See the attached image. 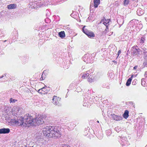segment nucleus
I'll use <instances>...</instances> for the list:
<instances>
[{
  "mask_svg": "<svg viewBox=\"0 0 147 147\" xmlns=\"http://www.w3.org/2000/svg\"><path fill=\"white\" fill-rule=\"evenodd\" d=\"M60 128L55 127L53 128L51 126H46L43 129V133L46 136L54 138L60 137L61 134L59 130Z\"/></svg>",
  "mask_w": 147,
  "mask_h": 147,
  "instance_id": "nucleus-1",
  "label": "nucleus"
},
{
  "mask_svg": "<svg viewBox=\"0 0 147 147\" xmlns=\"http://www.w3.org/2000/svg\"><path fill=\"white\" fill-rule=\"evenodd\" d=\"M25 126H29L31 125H34V119H33L32 116L29 114H26L24 116Z\"/></svg>",
  "mask_w": 147,
  "mask_h": 147,
  "instance_id": "nucleus-2",
  "label": "nucleus"
},
{
  "mask_svg": "<svg viewBox=\"0 0 147 147\" xmlns=\"http://www.w3.org/2000/svg\"><path fill=\"white\" fill-rule=\"evenodd\" d=\"M38 117H37L34 119V126L42 124L44 123V119L46 117L45 115H40Z\"/></svg>",
  "mask_w": 147,
  "mask_h": 147,
  "instance_id": "nucleus-3",
  "label": "nucleus"
},
{
  "mask_svg": "<svg viewBox=\"0 0 147 147\" xmlns=\"http://www.w3.org/2000/svg\"><path fill=\"white\" fill-rule=\"evenodd\" d=\"M20 108L18 107H13L12 109L11 113L12 115L13 116H16L17 117V115L20 114Z\"/></svg>",
  "mask_w": 147,
  "mask_h": 147,
  "instance_id": "nucleus-4",
  "label": "nucleus"
},
{
  "mask_svg": "<svg viewBox=\"0 0 147 147\" xmlns=\"http://www.w3.org/2000/svg\"><path fill=\"white\" fill-rule=\"evenodd\" d=\"M24 117H18L17 119H16V125L21 126L23 125L24 126Z\"/></svg>",
  "mask_w": 147,
  "mask_h": 147,
  "instance_id": "nucleus-5",
  "label": "nucleus"
},
{
  "mask_svg": "<svg viewBox=\"0 0 147 147\" xmlns=\"http://www.w3.org/2000/svg\"><path fill=\"white\" fill-rule=\"evenodd\" d=\"M140 50L138 47H133L132 48L131 53L134 56L140 53Z\"/></svg>",
  "mask_w": 147,
  "mask_h": 147,
  "instance_id": "nucleus-6",
  "label": "nucleus"
},
{
  "mask_svg": "<svg viewBox=\"0 0 147 147\" xmlns=\"http://www.w3.org/2000/svg\"><path fill=\"white\" fill-rule=\"evenodd\" d=\"M85 27L84 26L82 28L83 32L85 33L89 38H91L94 36V33L92 32L85 31L84 29V28Z\"/></svg>",
  "mask_w": 147,
  "mask_h": 147,
  "instance_id": "nucleus-7",
  "label": "nucleus"
},
{
  "mask_svg": "<svg viewBox=\"0 0 147 147\" xmlns=\"http://www.w3.org/2000/svg\"><path fill=\"white\" fill-rule=\"evenodd\" d=\"M10 131L9 128H3L0 129V134H8L9 132Z\"/></svg>",
  "mask_w": 147,
  "mask_h": 147,
  "instance_id": "nucleus-8",
  "label": "nucleus"
},
{
  "mask_svg": "<svg viewBox=\"0 0 147 147\" xmlns=\"http://www.w3.org/2000/svg\"><path fill=\"white\" fill-rule=\"evenodd\" d=\"M112 118L116 121H119L121 120L122 119V117L121 116H117L114 114H112L111 115Z\"/></svg>",
  "mask_w": 147,
  "mask_h": 147,
  "instance_id": "nucleus-9",
  "label": "nucleus"
},
{
  "mask_svg": "<svg viewBox=\"0 0 147 147\" xmlns=\"http://www.w3.org/2000/svg\"><path fill=\"white\" fill-rule=\"evenodd\" d=\"M7 121L9 123H10V124L12 125H16V118H10V117L8 119Z\"/></svg>",
  "mask_w": 147,
  "mask_h": 147,
  "instance_id": "nucleus-10",
  "label": "nucleus"
},
{
  "mask_svg": "<svg viewBox=\"0 0 147 147\" xmlns=\"http://www.w3.org/2000/svg\"><path fill=\"white\" fill-rule=\"evenodd\" d=\"M16 7V5L15 4H12L7 6V8L9 9H15Z\"/></svg>",
  "mask_w": 147,
  "mask_h": 147,
  "instance_id": "nucleus-11",
  "label": "nucleus"
},
{
  "mask_svg": "<svg viewBox=\"0 0 147 147\" xmlns=\"http://www.w3.org/2000/svg\"><path fill=\"white\" fill-rule=\"evenodd\" d=\"M94 6L95 8H97L100 3V0H94Z\"/></svg>",
  "mask_w": 147,
  "mask_h": 147,
  "instance_id": "nucleus-12",
  "label": "nucleus"
},
{
  "mask_svg": "<svg viewBox=\"0 0 147 147\" xmlns=\"http://www.w3.org/2000/svg\"><path fill=\"white\" fill-rule=\"evenodd\" d=\"M129 117V111L127 110H125L123 114V117L126 119Z\"/></svg>",
  "mask_w": 147,
  "mask_h": 147,
  "instance_id": "nucleus-13",
  "label": "nucleus"
},
{
  "mask_svg": "<svg viewBox=\"0 0 147 147\" xmlns=\"http://www.w3.org/2000/svg\"><path fill=\"white\" fill-rule=\"evenodd\" d=\"M59 36L61 38H63L65 36V34L64 31H61L59 33Z\"/></svg>",
  "mask_w": 147,
  "mask_h": 147,
  "instance_id": "nucleus-14",
  "label": "nucleus"
},
{
  "mask_svg": "<svg viewBox=\"0 0 147 147\" xmlns=\"http://www.w3.org/2000/svg\"><path fill=\"white\" fill-rule=\"evenodd\" d=\"M137 13L138 16H140L144 13V12L141 9H139L137 11Z\"/></svg>",
  "mask_w": 147,
  "mask_h": 147,
  "instance_id": "nucleus-15",
  "label": "nucleus"
},
{
  "mask_svg": "<svg viewBox=\"0 0 147 147\" xmlns=\"http://www.w3.org/2000/svg\"><path fill=\"white\" fill-rule=\"evenodd\" d=\"M61 100V98L59 97H57L56 96H54L53 97V98L52 99L53 100H55V101H60Z\"/></svg>",
  "mask_w": 147,
  "mask_h": 147,
  "instance_id": "nucleus-16",
  "label": "nucleus"
},
{
  "mask_svg": "<svg viewBox=\"0 0 147 147\" xmlns=\"http://www.w3.org/2000/svg\"><path fill=\"white\" fill-rule=\"evenodd\" d=\"M131 80L132 79L131 78H129L128 79L126 84V86H128L130 85Z\"/></svg>",
  "mask_w": 147,
  "mask_h": 147,
  "instance_id": "nucleus-17",
  "label": "nucleus"
},
{
  "mask_svg": "<svg viewBox=\"0 0 147 147\" xmlns=\"http://www.w3.org/2000/svg\"><path fill=\"white\" fill-rule=\"evenodd\" d=\"M89 75V74L88 73L86 72L83 74L82 77L83 78H86L88 77Z\"/></svg>",
  "mask_w": 147,
  "mask_h": 147,
  "instance_id": "nucleus-18",
  "label": "nucleus"
},
{
  "mask_svg": "<svg viewBox=\"0 0 147 147\" xmlns=\"http://www.w3.org/2000/svg\"><path fill=\"white\" fill-rule=\"evenodd\" d=\"M89 103L88 102H84L83 103V105L84 106L88 107L89 106H90V105L89 104Z\"/></svg>",
  "mask_w": 147,
  "mask_h": 147,
  "instance_id": "nucleus-19",
  "label": "nucleus"
},
{
  "mask_svg": "<svg viewBox=\"0 0 147 147\" xmlns=\"http://www.w3.org/2000/svg\"><path fill=\"white\" fill-rule=\"evenodd\" d=\"M109 20H109V19H108L107 20H105V21L104 22H103L104 24L106 26L107 28L108 26V25H107V24H108L109 23Z\"/></svg>",
  "mask_w": 147,
  "mask_h": 147,
  "instance_id": "nucleus-20",
  "label": "nucleus"
},
{
  "mask_svg": "<svg viewBox=\"0 0 147 147\" xmlns=\"http://www.w3.org/2000/svg\"><path fill=\"white\" fill-rule=\"evenodd\" d=\"M53 103L55 105L60 106L61 105V104L59 103V102H53Z\"/></svg>",
  "mask_w": 147,
  "mask_h": 147,
  "instance_id": "nucleus-21",
  "label": "nucleus"
},
{
  "mask_svg": "<svg viewBox=\"0 0 147 147\" xmlns=\"http://www.w3.org/2000/svg\"><path fill=\"white\" fill-rule=\"evenodd\" d=\"M45 87H44L43 88H42L41 89H40L38 91V92L40 93H42V94L43 93H42V92H40V91H44V92H45Z\"/></svg>",
  "mask_w": 147,
  "mask_h": 147,
  "instance_id": "nucleus-22",
  "label": "nucleus"
},
{
  "mask_svg": "<svg viewBox=\"0 0 147 147\" xmlns=\"http://www.w3.org/2000/svg\"><path fill=\"white\" fill-rule=\"evenodd\" d=\"M144 58L145 59H147V51H145L144 52Z\"/></svg>",
  "mask_w": 147,
  "mask_h": 147,
  "instance_id": "nucleus-23",
  "label": "nucleus"
},
{
  "mask_svg": "<svg viewBox=\"0 0 147 147\" xmlns=\"http://www.w3.org/2000/svg\"><path fill=\"white\" fill-rule=\"evenodd\" d=\"M145 38L144 37H142L140 40V42L141 43H144Z\"/></svg>",
  "mask_w": 147,
  "mask_h": 147,
  "instance_id": "nucleus-24",
  "label": "nucleus"
},
{
  "mask_svg": "<svg viewBox=\"0 0 147 147\" xmlns=\"http://www.w3.org/2000/svg\"><path fill=\"white\" fill-rule=\"evenodd\" d=\"M129 3V1L128 0H125L124 1V4L125 5H127Z\"/></svg>",
  "mask_w": 147,
  "mask_h": 147,
  "instance_id": "nucleus-25",
  "label": "nucleus"
},
{
  "mask_svg": "<svg viewBox=\"0 0 147 147\" xmlns=\"http://www.w3.org/2000/svg\"><path fill=\"white\" fill-rule=\"evenodd\" d=\"M44 71H44L42 73V77L40 78V80H44V79H45V77H43V74H44Z\"/></svg>",
  "mask_w": 147,
  "mask_h": 147,
  "instance_id": "nucleus-26",
  "label": "nucleus"
},
{
  "mask_svg": "<svg viewBox=\"0 0 147 147\" xmlns=\"http://www.w3.org/2000/svg\"><path fill=\"white\" fill-rule=\"evenodd\" d=\"M9 108L6 107H5V111H6L7 114H9V113H8L9 111H7V110H8Z\"/></svg>",
  "mask_w": 147,
  "mask_h": 147,
  "instance_id": "nucleus-27",
  "label": "nucleus"
},
{
  "mask_svg": "<svg viewBox=\"0 0 147 147\" xmlns=\"http://www.w3.org/2000/svg\"><path fill=\"white\" fill-rule=\"evenodd\" d=\"M143 63L145 66L147 65V59H145Z\"/></svg>",
  "mask_w": 147,
  "mask_h": 147,
  "instance_id": "nucleus-28",
  "label": "nucleus"
},
{
  "mask_svg": "<svg viewBox=\"0 0 147 147\" xmlns=\"http://www.w3.org/2000/svg\"><path fill=\"white\" fill-rule=\"evenodd\" d=\"M88 81L90 82H92L93 81V80L92 78H89L88 79Z\"/></svg>",
  "mask_w": 147,
  "mask_h": 147,
  "instance_id": "nucleus-29",
  "label": "nucleus"
},
{
  "mask_svg": "<svg viewBox=\"0 0 147 147\" xmlns=\"http://www.w3.org/2000/svg\"><path fill=\"white\" fill-rule=\"evenodd\" d=\"M142 80H142L141 84L143 86H144L145 84V82L144 81H143Z\"/></svg>",
  "mask_w": 147,
  "mask_h": 147,
  "instance_id": "nucleus-30",
  "label": "nucleus"
},
{
  "mask_svg": "<svg viewBox=\"0 0 147 147\" xmlns=\"http://www.w3.org/2000/svg\"><path fill=\"white\" fill-rule=\"evenodd\" d=\"M62 147H70V146L68 145H63Z\"/></svg>",
  "mask_w": 147,
  "mask_h": 147,
  "instance_id": "nucleus-31",
  "label": "nucleus"
},
{
  "mask_svg": "<svg viewBox=\"0 0 147 147\" xmlns=\"http://www.w3.org/2000/svg\"><path fill=\"white\" fill-rule=\"evenodd\" d=\"M9 101H17V100H16L14 99H13V98H11L10 99Z\"/></svg>",
  "mask_w": 147,
  "mask_h": 147,
  "instance_id": "nucleus-32",
  "label": "nucleus"
},
{
  "mask_svg": "<svg viewBox=\"0 0 147 147\" xmlns=\"http://www.w3.org/2000/svg\"><path fill=\"white\" fill-rule=\"evenodd\" d=\"M105 20L106 19H105V17H104L103 18V19L101 21H102V22H104L105 21Z\"/></svg>",
  "mask_w": 147,
  "mask_h": 147,
  "instance_id": "nucleus-33",
  "label": "nucleus"
},
{
  "mask_svg": "<svg viewBox=\"0 0 147 147\" xmlns=\"http://www.w3.org/2000/svg\"><path fill=\"white\" fill-rule=\"evenodd\" d=\"M121 53V51L120 50H119L118 52V56Z\"/></svg>",
  "mask_w": 147,
  "mask_h": 147,
  "instance_id": "nucleus-34",
  "label": "nucleus"
},
{
  "mask_svg": "<svg viewBox=\"0 0 147 147\" xmlns=\"http://www.w3.org/2000/svg\"><path fill=\"white\" fill-rule=\"evenodd\" d=\"M137 67H138L137 66H136L134 67V69H136L137 68Z\"/></svg>",
  "mask_w": 147,
  "mask_h": 147,
  "instance_id": "nucleus-35",
  "label": "nucleus"
},
{
  "mask_svg": "<svg viewBox=\"0 0 147 147\" xmlns=\"http://www.w3.org/2000/svg\"><path fill=\"white\" fill-rule=\"evenodd\" d=\"M117 127H116V128H115V130L116 131H117Z\"/></svg>",
  "mask_w": 147,
  "mask_h": 147,
  "instance_id": "nucleus-36",
  "label": "nucleus"
},
{
  "mask_svg": "<svg viewBox=\"0 0 147 147\" xmlns=\"http://www.w3.org/2000/svg\"><path fill=\"white\" fill-rule=\"evenodd\" d=\"M3 77V76H1V77H0V78H2Z\"/></svg>",
  "mask_w": 147,
  "mask_h": 147,
  "instance_id": "nucleus-37",
  "label": "nucleus"
},
{
  "mask_svg": "<svg viewBox=\"0 0 147 147\" xmlns=\"http://www.w3.org/2000/svg\"><path fill=\"white\" fill-rule=\"evenodd\" d=\"M97 122L98 123H99V121H97Z\"/></svg>",
  "mask_w": 147,
  "mask_h": 147,
  "instance_id": "nucleus-38",
  "label": "nucleus"
},
{
  "mask_svg": "<svg viewBox=\"0 0 147 147\" xmlns=\"http://www.w3.org/2000/svg\"><path fill=\"white\" fill-rule=\"evenodd\" d=\"M133 83H134V82H132V84H133Z\"/></svg>",
  "mask_w": 147,
  "mask_h": 147,
  "instance_id": "nucleus-39",
  "label": "nucleus"
},
{
  "mask_svg": "<svg viewBox=\"0 0 147 147\" xmlns=\"http://www.w3.org/2000/svg\"><path fill=\"white\" fill-rule=\"evenodd\" d=\"M6 40H5V41H4V42H6Z\"/></svg>",
  "mask_w": 147,
  "mask_h": 147,
  "instance_id": "nucleus-40",
  "label": "nucleus"
},
{
  "mask_svg": "<svg viewBox=\"0 0 147 147\" xmlns=\"http://www.w3.org/2000/svg\"><path fill=\"white\" fill-rule=\"evenodd\" d=\"M40 91V92H41V91Z\"/></svg>",
  "mask_w": 147,
  "mask_h": 147,
  "instance_id": "nucleus-41",
  "label": "nucleus"
},
{
  "mask_svg": "<svg viewBox=\"0 0 147 147\" xmlns=\"http://www.w3.org/2000/svg\"><path fill=\"white\" fill-rule=\"evenodd\" d=\"M72 14H71V15H72Z\"/></svg>",
  "mask_w": 147,
  "mask_h": 147,
  "instance_id": "nucleus-42",
  "label": "nucleus"
},
{
  "mask_svg": "<svg viewBox=\"0 0 147 147\" xmlns=\"http://www.w3.org/2000/svg\"><path fill=\"white\" fill-rule=\"evenodd\" d=\"M11 102H12L11 101V102H10L11 103Z\"/></svg>",
  "mask_w": 147,
  "mask_h": 147,
  "instance_id": "nucleus-43",
  "label": "nucleus"
}]
</instances>
